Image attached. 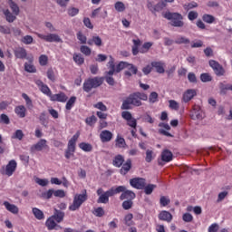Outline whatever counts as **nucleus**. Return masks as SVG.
<instances>
[{"label": "nucleus", "mask_w": 232, "mask_h": 232, "mask_svg": "<svg viewBox=\"0 0 232 232\" xmlns=\"http://www.w3.org/2000/svg\"><path fill=\"white\" fill-rule=\"evenodd\" d=\"M127 70H129V71H125V72H124L127 77H131L132 74L137 75V72H138L137 66H135L131 63H128Z\"/></svg>", "instance_id": "obj_25"}, {"label": "nucleus", "mask_w": 232, "mask_h": 232, "mask_svg": "<svg viewBox=\"0 0 232 232\" xmlns=\"http://www.w3.org/2000/svg\"><path fill=\"white\" fill-rule=\"evenodd\" d=\"M130 184L136 189H144V188H146V179L142 178H134L130 180Z\"/></svg>", "instance_id": "obj_13"}, {"label": "nucleus", "mask_w": 232, "mask_h": 232, "mask_svg": "<svg viewBox=\"0 0 232 232\" xmlns=\"http://www.w3.org/2000/svg\"><path fill=\"white\" fill-rule=\"evenodd\" d=\"M77 39L80 41L81 44H86L88 38H86V35L82 34V32L77 33Z\"/></svg>", "instance_id": "obj_47"}, {"label": "nucleus", "mask_w": 232, "mask_h": 232, "mask_svg": "<svg viewBox=\"0 0 232 232\" xmlns=\"http://www.w3.org/2000/svg\"><path fill=\"white\" fill-rule=\"evenodd\" d=\"M152 68H155L158 73H164V63L162 62H152L151 63Z\"/></svg>", "instance_id": "obj_27"}, {"label": "nucleus", "mask_w": 232, "mask_h": 232, "mask_svg": "<svg viewBox=\"0 0 232 232\" xmlns=\"http://www.w3.org/2000/svg\"><path fill=\"white\" fill-rule=\"evenodd\" d=\"M190 117L193 121H202L204 119V113L200 106L194 105L192 111H190Z\"/></svg>", "instance_id": "obj_11"}, {"label": "nucleus", "mask_w": 232, "mask_h": 232, "mask_svg": "<svg viewBox=\"0 0 232 232\" xmlns=\"http://www.w3.org/2000/svg\"><path fill=\"white\" fill-rule=\"evenodd\" d=\"M191 41L188 38H186V36L179 35L176 38L175 44H189Z\"/></svg>", "instance_id": "obj_31"}, {"label": "nucleus", "mask_w": 232, "mask_h": 232, "mask_svg": "<svg viewBox=\"0 0 232 232\" xmlns=\"http://www.w3.org/2000/svg\"><path fill=\"white\" fill-rule=\"evenodd\" d=\"M5 208L9 211L10 213H13V215H17L19 213V208L14 204H10L8 201L4 202Z\"/></svg>", "instance_id": "obj_22"}, {"label": "nucleus", "mask_w": 232, "mask_h": 232, "mask_svg": "<svg viewBox=\"0 0 232 232\" xmlns=\"http://www.w3.org/2000/svg\"><path fill=\"white\" fill-rule=\"evenodd\" d=\"M140 101H148V94L139 92L131 93L123 101L121 110H131V106H142Z\"/></svg>", "instance_id": "obj_1"}, {"label": "nucleus", "mask_w": 232, "mask_h": 232, "mask_svg": "<svg viewBox=\"0 0 232 232\" xmlns=\"http://www.w3.org/2000/svg\"><path fill=\"white\" fill-rule=\"evenodd\" d=\"M39 63H40L41 66H46V64H48V56L42 54L39 57Z\"/></svg>", "instance_id": "obj_62"}, {"label": "nucleus", "mask_w": 232, "mask_h": 232, "mask_svg": "<svg viewBox=\"0 0 232 232\" xmlns=\"http://www.w3.org/2000/svg\"><path fill=\"white\" fill-rule=\"evenodd\" d=\"M165 19H168L170 22L171 26H175L176 28H182L184 26V22L182 21V14L179 13H170L167 12L163 14Z\"/></svg>", "instance_id": "obj_4"}, {"label": "nucleus", "mask_w": 232, "mask_h": 232, "mask_svg": "<svg viewBox=\"0 0 232 232\" xmlns=\"http://www.w3.org/2000/svg\"><path fill=\"white\" fill-rule=\"evenodd\" d=\"M36 84L40 86V90L42 92L44 93V95H47V97H52V91L48 87V85L44 84L43 82L38 81L36 82Z\"/></svg>", "instance_id": "obj_20"}, {"label": "nucleus", "mask_w": 232, "mask_h": 232, "mask_svg": "<svg viewBox=\"0 0 232 232\" xmlns=\"http://www.w3.org/2000/svg\"><path fill=\"white\" fill-rule=\"evenodd\" d=\"M75 101H77V97L72 96L66 103V110H72V108H73V104H75Z\"/></svg>", "instance_id": "obj_44"}, {"label": "nucleus", "mask_w": 232, "mask_h": 232, "mask_svg": "<svg viewBox=\"0 0 232 232\" xmlns=\"http://www.w3.org/2000/svg\"><path fill=\"white\" fill-rule=\"evenodd\" d=\"M22 43H24V44H32V43H34V37H32V35H25L22 38Z\"/></svg>", "instance_id": "obj_58"}, {"label": "nucleus", "mask_w": 232, "mask_h": 232, "mask_svg": "<svg viewBox=\"0 0 232 232\" xmlns=\"http://www.w3.org/2000/svg\"><path fill=\"white\" fill-rule=\"evenodd\" d=\"M14 112L16 113V115H18V117H20L21 119H24V117H26V108L23 105L17 106L14 109Z\"/></svg>", "instance_id": "obj_28"}, {"label": "nucleus", "mask_w": 232, "mask_h": 232, "mask_svg": "<svg viewBox=\"0 0 232 232\" xmlns=\"http://www.w3.org/2000/svg\"><path fill=\"white\" fill-rule=\"evenodd\" d=\"M125 68H128V63L126 62H121L117 66H116V73H119L122 72Z\"/></svg>", "instance_id": "obj_49"}, {"label": "nucleus", "mask_w": 232, "mask_h": 232, "mask_svg": "<svg viewBox=\"0 0 232 232\" xmlns=\"http://www.w3.org/2000/svg\"><path fill=\"white\" fill-rule=\"evenodd\" d=\"M132 206H133V201H131V199L125 200L122 203V208L123 209H126V210L131 209Z\"/></svg>", "instance_id": "obj_59"}, {"label": "nucleus", "mask_w": 232, "mask_h": 232, "mask_svg": "<svg viewBox=\"0 0 232 232\" xmlns=\"http://www.w3.org/2000/svg\"><path fill=\"white\" fill-rule=\"evenodd\" d=\"M169 108H170V110H175L177 111L180 108V105H179V102H177V101L169 100Z\"/></svg>", "instance_id": "obj_45"}, {"label": "nucleus", "mask_w": 232, "mask_h": 232, "mask_svg": "<svg viewBox=\"0 0 232 232\" xmlns=\"http://www.w3.org/2000/svg\"><path fill=\"white\" fill-rule=\"evenodd\" d=\"M119 188H121V191L119 192L121 193V195L120 196V200H133V198H135V192L129 190L128 188H126L125 186H119L115 188V189Z\"/></svg>", "instance_id": "obj_8"}, {"label": "nucleus", "mask_w": 232, "mask_h": 232, "mask_svg": "<svg viewBox=\"0 0 232 232\" xmlns=\"http://www.w3.org/2000/svg\"><path fill=\"white\" fill-rule=\"evenodd\" d=\"M114 8L116 12H124V10H126V5L124 3L118 1L114 4Z\"/></svg>", "instance_id": "obj_37"}, {"label": "nucleus", "mask_w": 232, "mask_h": 232, "mask_svg": "<svg viewBox=\"0 0 232 232\" xmlns=\"http://www.w3.org/2000/svg\"><path fill=\"white\" fill-rule=\"evenodd\" d=\"M53 196L59 198H64L66 197V192L63 189L53 190Z\"/></svg>", "instance_id": "obj_57"}, {"label": "nucleus", "mask_w": 232, "mask_h": 232, "mask_svg": "<svg viewBox=\"0 0 232 232\" xmlns=\"http://www.w3.org/2000/svg\"><path fill=\"white\" fill-rule=\"evenodd\" d=\"M157 101H159V93H157V92H152L150 94L149 102L153 104V103L157 102Z\"/></svg>", "instance_id": "obj_52"}, {"label": "nucleus", "mask_w": 232, "mask_h": 232, "mask_svg": "<svg viewBox=\"0 0 232 232\" xmlns=\"http://www.w3.org/2000/svg\"><path fill=\"white\" fill-rule=\"evenodd\" d=\"M208 63H209V66L214 70V72L216 73V75H218V77H222V75L226 73L224 67H222V65H220L218 62L215 60H210Z\"/></svg>", "instance_id": "obj_10"}, {"label": "nucleus", "mask_w": 232, "mask_h": 232, "mask_svg": "<svg viewBox=\"0 0 232 232\" xmlns=\"http://www.w3.org/2000/svg\"><path fill=\"white\" fill-rule=\"evenodd\" d=\"M164 8H166V4L164 1L159 2L156 5L153 6L154 13L160 12Z\"/></svg>", "instance_id": "obj_48"}, {"label": "nucleus", "mask_w": 232, "mask_h": 232, "mask_svg": "<svg viewBox=\"0 0 232 232\" xmlns=\"http://www.w3.org/2000/svg\"><path fill=\"white\" fill-rule=\"evenodd\" d=\"M158 217L163 222H169H169H171V220H173V215H171V213H169L166 210H162L161 212H160Z\"/></svg>", "instance_id": "obj_17"}, {"label": "nucleus", "mask_w": 232, "mask_h": 232, "mask_svg": "<svg viewBox=\"0 0 232 232\" xmlns=\"http://www.w3.org/2000/svg\"><path fill=\"white\" fill-rule=\"evenodd\" d=\"M124 224L126 226H133V214H127L124 218Z\"/></svg>", "instance_id": "obj_39"}, {"label": "nucleus", "mask_w": 232, "mask_h": 232, "mask_svg": "<svg viewBox=\"0 0 232 232\" xmlns=\"http://www.w3.org/2000/svg\"><path fill=\"white\" fill-rule=\"evenodd\" d=\"M79 148L83 151H87V152L92 151V150H93V147H92V144L86 143V142L80 143Z\"/></svg>", "instance_id": "obj_38"}, {"label": "nucleus", "mask_w": 232, "mask_h": 232, "mask_svg": "<svg viewBox=\"0 0 232 232\" xmlns=\"http://www.w3.org/2000/svg\"><path fill=\"white\" fill-rule=\"evenodd\" d=\"M161 160L163 162H171L173 160V153L168 150H165L161 153Z\"/></svg>", "instance_id": "obj_24"}, {"label": "nucleus", "mask_w": 232, "mask_h": 232, "mask_svg": "<svg viewBox=\"0 0 232 232\" xmlns=\"http://www.w3.org/2000/svg\"><path fill=\"white\" fill-rule=\"evenodd\" d=\"M3 14L5 16L7 23H14V21L17 19L16 15L12 14V12H10L8 9L4 10Z\"/></svg>", "instance_id": "obj_26"}, {"label": "nucleus", "mask_w": 232, "mask_h": 232, "mask_svg": "<svg viewBox=\"0 0 232 232\" xmlns=\"http://www.w3.org/2000/svg\"><path fill=\"white\" fill-rule=\"evenodd\" d=\"M116 146L118 148H124L126 146V140L124 138L118 136L116 139Z\"/></svg>", "instance_id": "obj_46"}, {"label": "nucleus", "mask_w": 232, "mask_h": 232, "mask_svg": "<svg viewBox=\"0 0 232 232\" xmlns=\"http://www.w3.org/2000/svg\"><path fill=\"white\" fill-rule=\"evenodd\" d=\"M0 33L5 35H10V34H12V29L6 25H0Z\"/></svg>", "instance_id": "obj_53"}, {"label": "nucleus", "mask_w": 232, "mask_h": 232, "mask_svg": "<svg viewBox=\"0 0 232 232\" xmlns=\"http://www.w3.org/2000/svg\"><path fill=\"white\" fill-rule=\"evenodd\" d=\"M39 121L42 126H44V128H48V120L46 119V113L42 112L39 116Z\"/></svg>", "instance_id": "obj_40"}, {"label": "nucleus", "mask_w": 232, "mask_h": 232, "mask_svg": "<svg viewBox=\"0 0 232 232\" xmlns=\"http://www.w3.org/2000/svg\"><path fill=\"white\" fill-rule=\"evenodd\" d=\"M195 95H197V91H195L194 89L187 90L183 94L184 102H189V101H191V99H193Z\"/></svg>", "instance_id": "obj_18"}, {"label": "nucleus", "mask_w": 232, "mask_h": 232, "mask_svg": "<svg viewBox=\"0 0 232 232\" xmlns=\"http://www.w3.org/2000/svg\"><path fill=\"white\" fill-rule=\"evenodd\" d=\"M15 169H17V162L15 160H12L5 167V175H7V177H12V175H14L15 172Z\"/></svg>", "instance_id": "obj_14"}, {"label": "nucleus", "mask_w": 232, "mask_h": 232, "mask_svg": "<svg viewBox=\"0 0 232 232\" xmlns=\"http://www.w3.org/2000/svg\"><path fill=\"white\" fill-rule=\"evenodd\" d=\"M113 166L116 168H121L124 164V157L121 154L115 156L114 160H112Z\"/></svg>", "instance_id": "obj_29"}, {"label": "nucleus", "mask_w": 232, "mask_h": 232, "mask_svg": "<svg viewBox=\"0 0 232 232\" xmlns=\"http://www.w3.org/2000/svg\"><path fill=\"white\" fill-rule=\"evenodd\" d=\"M45 225L46 227L50 230L55 229V227H57V223H55V219L53 216L46 220Z\"/></svg>", "instance_id": "obj_30"}, {"label": "nucleus", "mask_w": 232, "mask_h": 232, "mask_svg": "<svg viewBox=\"0 0 232 232\" xmlns=\"http://www.w3.org/2000/svg\"><path fill=\"white\" fill-rule=\"evenodd\" d=\"M33 214L37 220H43L44 218V213H43V210L37 208H33Z\"/></svg>", "instance_id": "obj_32"}, {"label": "nucleus", "mask_w": 232, "mask_h": 232, "mask_svg": "<svg viewBox=\"0 0 232 232\" xmlns=\"http://www.w3.org/2000/svg\"><path fill=\"white\" fill-rule=\"evenodd\" d=\"M111 61L108 63V66L111 69L108 72L107 75H113L115 73V61L113 60V57L110 56Z\"/></svg>", "instance_id": "obj_34"}, {"label": "nucleus", "mask_w": 232, "mask_h": 232, "mask_svg": "<svg viewBox=\"0 0 232 232\" xmlns=\"http://www.w3.org/2000/svg\"><path fill=\"white\" fill-rule=\"evenodd\" d=\"M44 150H50L48 141L44 139H41L37 143L34 144L30 148L31 153H35V151H43Z\"/></svg>", "instance_id": "obj_9"}, {"label": "nucleus", "mask_w": 232, "mask_h": 232, "mask_svg": "<svg viewBox=\"0 0 232 232\" xmlns=\"http://www.w3.org/2000/svg\"><path fill=\"white\" fill-rule=\"evenodd\" d=\"M120 191H121V188H115L112 187L99 197L97 200L98 204H108V202H110V197L118 195Z\"/></svg>", "instance_id": "obj_6"}, {"label": "nucleus", "mask_w": 232, "mask_h": 232, "mask_svg": "<svg viewBox=\"0 0 232 232\" xmlns=\"http://www.w3.org/2000/svg\"><path fill=\"white\" fill-rule=\"evenodd\" d=\"M88 200V193L86 189L82 190V194H76L73 198L72 204L69 206L70 211H77L84 202Z\"/></svg>", "instance_id": "obj_2"}, {"label": "nucleus", "mask_w": 232, "mask_h": 232, "mask_svg": "<svg viewBox=\"0 0 232 232\" xmlns=\"http://www.w3.org/2000/svg\"><path fill=\"white\" fill-rule=\"evenodd\" d=\"M80 52H82L83 55H86L87 57L92 55V49L87 45H82L80 47Z\"/></svg>", "instance_id": "obj_43"}, {"label": "nucleus", "mask_w": 232, "mask_h": 232, "mask_svg": "<svg viewBox=\"0 0 232 232\" xmlns=\"http://www.w3.org/2000/svg\"><path fill=\"white\" fill-rule=\"evenodd\" d=\"M0 123L1 124H10V118L6 114L0 115Z\"/></svg>", "instance_id": "obj_61"}, {"label": "nucleus", "mask_w": 232, "mask_h": 232, "mask_svg": "<svg viewBox=\"0 0 232 232\" xmlns=\"http://www.w3.org/2000/svg\"><path fill=\"white\" fill-rule=\"evenodd\" d=\"M30 63H25L24 64V70L25 72H28V73H35L36 69L34 64H32V62H29Z\"/></svg>", "instance_id": "obj_41"}, {"label": "nucleus", "mask_w": 232, "mask_h": 232, "mask_svg": "<svg viewBox=\"0 0 232 232\" xmlns=\"http://www.w3.org/2000/svg\"><path fill=\"white\" fill-rule=\"evenodd\" d=\"M51 101L57 102H66L68 101V96L64 92H60L58 94H51Z\"/></svg>", "instance_id": "obj_15"}, {"label": "nucleus", "mask_w": 232, "mask_h": 232, "mask_svg": "<svg viewBox=\"0 0 232 232\" xmlns=\"http://www.w3.org/2000/svg\"><path fill=\"white\" fill-rule=\"evenodd\" d=\"M36 35L37 37H39V39H42L46 43H63V39H61V36L56 34H43L36 33Z\"/></svg>", "instance_id": "obj_7"}, {"label": "nucleus", "mask_w": 232, "mask_h": 232, "mask_svg": "<svg viewBox=\"0 0 232 232\" xmlns=\"http://www.w3.org/2000/svg\"><path fill=\"white\" fill-rule=\"evenodd\" d=\"M72 59L76 64H84V57L81 53H74Z\"/></svg>", "instance_id": "obj_35"}, {"label": "nucleus", "mask_w": 232, "mask_h": 232, "mask_svg": "<svg viewBox=\"0 0 232 232\" xmlns=\"http://www.w3.org/2000/svg\"><path fill=\"white\" fill-rule=\"evenodd\" d=\"M102 82H104V79L102 77L89 78L83 82V92L90 93L91 90L99 88V86H102Z\"/></svg>", "instance_id": "obj_3"}, {"label": "nucleus", "mask_w": 232, "mask_h": 232, "mask_svg": "<svg viewBox=\"0 0 232 232\" xmlns=\"http://www.w3.org/2000/svg\"><path fill=\"white\" fill-rule=\"evenodd\" d=\"M85 122L86 124H88V126H93V124L97 122V117H95V115H92L89 118H86Z\"/></svg>", "instance_id": "obj_55"}, {"label": "nucleus", "mask_w": 232, "mask_h": 232, "mask_svg": "<svg viewBox=\"0 0 232 232\" xmlns=\"http://www.w3.org/2000/svg\"><path fill=\"white\" fill-rule=\"evenodd\" d=\"M145 160H146V162H151V160H153V150H146Z\"/></svg>", "instance_id": "obj_60"}, {"label": "nucleus", "mask_w": 232, "mask_h": 232, "mask_svg": "<svg viewBox=\"0 0 232 232\" xmlns=\"http://www.w3.org/2000/svg\"><path fill=\"white\" fill-rule=\"evenodd\" d=\"M28 53H26V49L23 47H19L14 51V57L17 59H27L29 63L34 62V56H27Z\"/></svg>", "instance_id": "obj_12"}, {"label": "nucleus", "mask_w": 232, "mask_h": 232, "mask_svg": "<svg viewBox=\"0 0 232 232\" xmlns=\"http://www.w3.org/2000/svg\"><path fill=\"white\" fill-rule=\"evenodd\" d=\"M24 137V133H23V130H17L12 136V139H17L18 140H23Z\"/></svg>", "instance_id": "obj_50"}, {"label": "nucleus", "mask_w": 232, "mask_h": 232, "mask_svg": "<svg viewBox=\"0 0 232 232\" xmlns=\"http://www.w3.org/2000/svg\"><path fill=\"white\" fill-rule=\"evenodd\" d=\"M145 188V194L146 195H151V193H153V189H155V188H157V185H153V184H149L148 186L144 187Z\"/></svg>", "instance_id": "obj_54"}, {"label": "nucleus", "mask_w": 232, "mask_h": 232, "mask_svg": "<svg viewBox=\"0 0 232 232\" xmlns=\"http://www.w3.org/2000/svg\"><path fill=\"white\" fill-rule=\"evenodd\" d=\"M9 6L14 15H17L19 14V12H20L19 5H17V4H15V2L10 0Z\"/></svg>", "instance_id": "obj_36"}, {"label": "nucleus", "mask_w": 232, "mask_h": 232, "mask_svg": "<svg viewBox=\"0 0 232 232\" xmlns=\"http://www.w3.org/2000/svg\"><path fill=\"white\" fill-rule=\"evenodd\" d=\"M93 215H95V217H104V209L101 207L97 208L94 212Z\"/></svg>", "instance_id": "obj_64"}, {"label": "nucleus", "mask_w": 232, "mask_h": 232, "mask_svg": "<svg viewBox=\"0 0 232 232\" xmlns=\"http://www.w3.org/2000/svg\"><path fill=\"white\" fill-rule=\"evenodd\" d=\"M35 182L36 184H38L39 186H42L43 188H44L47 184H50V181L46 179H40V178H36L35 179Z\"/></svg>", "instance_id": "obj_51"}, {"label": "nucleus", "mask_w": 232, "mask_h": 232, "mask_svg": "<svg viewBox=\"0 0 232 232\" xmlns=\"http://www.w3.org/2000/svg\"><path fill=\"white\" fill-rule=\"evenodd\" d=\"M58 224H61L64 220V212L54 208V213L52 216Z\"/></svg>", "instance_id": "obj_23"}, {"label": "nucleus", "mask_w": 232, "mask_h": 232, "mask_svg": "<svg viewBox=\"0 0 232 232\" xmlns=\"http://www.w3.org/2000/svg\"><path fill=\"white\" fill-rule=\"evenodd\" d=\"M102 142H110L113 139V133L110 130H102L100 134Z\"/></svg>", "instance_id": "obj_19"}, {"label": "nucleus", "mask_w": 232, "mask_h": 232, "mask_svg": "<svg viewBox=\"0 0 232 232\" xmlns=\"http://www.w3.org/2000/svg\"><path fill=\"white\" fill-rule=\"evenodd\" d=\"M87 44H89V46H93L94 44L98 46V48H101V46H102V39L99 35H94L87 41Z\"/></svg>", "instance_id": "obj_16"}, {"label": "nucleus", "mask_w": 232, "mask_h": 232, "mask_svg": "<svg viewBox=\"0 0 232 232\" xmlns=\"http://www.w3.org/2000/svg\"><path fill=\"white\" fill-rule=\"evenodd\" d=\"M80 135L81 133L76 132L68 141L67 150H65L66 159H72V157H73V153H75V144H77Z\"/></svg>", "instance_id": "obj_5"}, {"label": "nucleus", "mask_w": 232, "mask_h": 232, "mask_svg": "<svg viewBox=\"0 0 232 232\" xmlns=\"http://www.w3.org/2000/svg\"><path fill=\"white\" fill-rule=\"evenodd\" d=\"M53 196V188H50L47 192L42 194L43 198L49 200Z\"/></svg>", "instance_id": "obj_63"}, {"label": "nucleus", "mask_w": 232, "mask_h": 232, "mask_svg": "<svg viewBox=\"0 0 232 232\" xmlns=\"http://www.w3.org/2000/svg\"><path fill=\"white\" fill-rule=\"evenodd\" d=\"M212 77H211V75H209L208 73H202L201 75H200V81L202 82H210V81H212Z\"/></svg>", "instance_id": "obj_56"}, {"label": "nucleus", "mask_w": 232, "mask_h": 232, "mask_svg": "<svg viewBox=\"0 0 232 232\" xmlns=\"http://www.w3.org/2000/svg\"><path fill=\"white\" fill-rule=\"evenodd\" d=\"M131 169V160L128 159L125 163L122 164L121 169H120L121 175H126Z\"/></svg>", "instance_id": "obj_21"}, {"label": "nucleus", "mask_w": 232, "mask_h": 232, "mask_svg": "<svg viewBox=\"0 0 232 232\" xmlns=\"http://www.w3.org/2000/svg\"><path fill=\"white\" fill-rule=\"evenodd\" d=\"M202 21H204V23H207L208 24H213V23L216 21V18L212 14H205L202 16Z\"/></svg>", "instance_id": "obj_33"}, {"label": "nucleus", "mask_w": 232, "mask_h": 232, "mask_svg": "<svg viewBox=\"0 0 232 232\" xmlns=\"http://www.w3.org/2000/svg\"><path fill=\"white\" fill-rule=\"evenodd\" d=\"M151 46H153V43L146 42L145 44H143L142 49L140 50V53H148V52H150V48H151Z\"/></svg>", "instance_id": "obj_42"}]
</instances>
